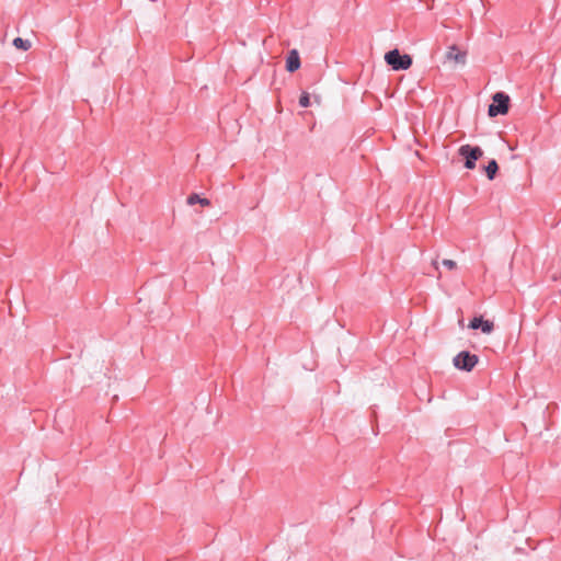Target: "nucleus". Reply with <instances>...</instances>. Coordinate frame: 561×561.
<instances>
[{
    "instance_id": "f257e3e1",
    "label": "nucleus",
    "mask_w": 561,
    "mask_h": 561,
    "mask_svg": "<svg viewBox=\"0 0 561 561\" xmlns=\"http://www.w3.org/2000/svg\"><path fill=\"white\" fill-rule=\"evenodd\" d=\"M386 62L396 71L407 70L412 65V58L408 54H400L398 49H392L385 55Z\"/></svg>"
},
{
    "instance_id": "f03ea898",
    "label": "nucleus",
    "mask_w": 561,
    "mask_h": 561,
    "mask_svg": "<svg viewBox=\"0 0 561 561\" xmlns=\"http://www.w3.org/2000/svg\"><path fill=\"white\" fill-rule=\"evenodd\" d=\"M493 103L489 105L488 114L490 117L504 115L508 112L510 96L504 92H496L493 95Z\"/></svg>"
},
{
    "instance_id": "7ed1b4c3",
    "label": "nucleus",
    "mask_w": 561,
    "mask_h": 561,
    "mask_svg": "<svg viewBox=\"0 0 561 561\" xmlns=\"http://www.w3.org/2000/svg\"><path fill=\"white\" fill-rule=\"evenodd\" d=\"M459 156L465 158V168L472 170L476 168V162L483 156V151L480 147H472L470 145H462L458 149Z\"/></svg>"
},
{
    "instance_id": "20e7f679",
    "label": "nucleus",
    "mask_w": 561,
    "mask_h": 561,
    "mask_svg": "<svg viewBox=\"0 0 561 561\" xmlns=\"http://www.w3.org/2000/svg\"><path fill=\"white\" fill-rule=\"evenodd\" d=\"M453 363L457 369L471 371L478 364V356L468 351H462L454 357Z\"/></svg>"
},
{
    "instance_id": "39448f33",
    "label": "nucleus",
    "mask_w": 561,
    "mask_h": 561,
    "mask_svg": "<svg viewBox=\"0 0 561 561\" xmlns=\"http://www.w3.org/2000/svg\"><path fill=\"white\" fill-rule=\"evenodd\" d=\"M445 58L448 61H454L457 65L463 66L467 61V53L465 50H460L457 45H450Z\"/></svg>"
},
{
    "instance_id": "423d86ee",
    "label": "nucleus",
    "mask_w": 561,
    "mask_h": 561,
    "mask_svg": "<svg viewBox=\"0 0 561 561\" xmlns=\"http://www.w3.org/2000/svg\"><path fill=\"white\" fill-rule=\"evenodd\" d=\"M469 328L472 330L481 329L483 333L490 334L493 331L494 324L492 321L484 320L482 317H474L470 321Z\"/></svg>"
},
{
    "instance_id": "0eeeda50",
    "label": "nucleus",
    "mask_w": 561,
    "mask_h": 561,
    "mask_svg": "<svg viewBox=\"0 0 561 561\" xmlns=\"http://www.w3.org/2000/svg\"><path fill=\"white\" fill-rule=\"evenodd\" d=\"M300 68V57L296 49H293L288 53L286 58V70L288 72H294Z\"/></svg>"
},
{
    "instance_id": "6e6552de",
    "label": "nucleus",
    "mask_w": 561,
    "mask_h": 561,
    "mask_svg": "<svg viewBox=\"0 0 561 561\" xmlns=\"http://www.w3.org/2000/svg\"><path fill=\"white\" fill-rule=\"evenodd\" d=\"M486 176L489 180H493L497 173L499 164L496 160L492 159L489 161L488 165L484 168Z\"/></svg>"
},
{
    "instance_id": "1a4fd4ad",
    "label": "nucleus",
    "mask_w": 561,
    "mask_h": 561,
    "mask_svg": "<svg viewBox=\"0 0 561 561\" xmlns=\"http://www.w3.org/2000/svg\"><path fill=\"white\" fill-rule=\"evenodd\" d=\"M197 203L201 204L202 206H209L210 205L209 199L202 198L197 194H192V195H190L187 197V204L188 205H194V204H197Z\"/></svg>"
},
{
    "instance_id": "9d476101",
    "label": "nucleus",
    "mask_w": 561,
    "mask_h": 561,
    "mask_svg": "<svg viewBox=\"0 0 561 561\" xmlns=\"http://www.w3.org/2000/svg\"><path fill=\"white\" fill-rule=\"evenodd\" d=\"M13 45L18 49L27 50L31 47V42L21 37H16L13 39Z\"/></svg>"
},
{
    "instance_id": "9b49d317",
    "label": "nucleus",
    "mask_w": 561,
    "mask_h": 561,
    "mask_svg": "<svg viewBox=\"0 0 561 561\" xmlns=\"http://www.w3.org/2000/svg\"><path fill=\"white\" fill-rule=\"evenodd\" d=\"M299 105L301 107H308L310 105V96L309 93L302 92V94L299 98Z\"/></svg>"
},
{
    "instance_id": "f8f14e48",
    "label": "nucleus",
    "mask_w": 561,
    "mask_h": 561,
    "mask_svg": "<svg viewBox=\"0 0 561 561\" xmlns=\"http://www.w3.org/2000/svg\"><path fill=\"white\" fill-rule=\"evenodd\" d=\"M442 264L448 270H455L457 267V263L449 259L443 260Z\"/></svg>"
},
{
    "instance_id": "ddd939ff",
    "label": "nucleus",
    "mask_w": 561,
    "mask_h": 561,
    "mask_svg": "<svg viewBox=\"0 0 561 561\" xmlns=\"http://www.w3.org/2000/svg\"><path fill=\"white\" fill-rule=\"evenodd\" d=\"M432 265L435 267V270H438L437 260H433Z\"/></svg>"
}]
</instances>
